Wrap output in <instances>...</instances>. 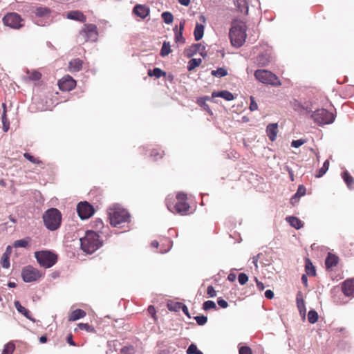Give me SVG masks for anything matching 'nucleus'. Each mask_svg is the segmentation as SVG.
<instances>
[{"mask_svg": "<svg viewBox=\"0 0 354 354\" xmlns=\"http://www.w3.org/2000/svg\"><path fill=\"white\" fill-rule=\"evenodd\" d=\"M81 249L87 254H92L102 245V241L99 235L91 230H88L84 237L80 239Z\"/></svg>", "mask_w": 354, "mask_h": 354, "instance_id": "nucleus-1", "label": "nucleus"}, {"mask_svg": "<svg viewBox=\"0 0 354 354\" xmlns=\"http://www.w3.org/2000/svg\"><path fill=\"white\" fill-rule=\"evenodd\" d=\"M110 223L113 227H119L123 223L129 222L130 214L127 209L119 205H114L108 209Z\"/></svg>", "mask_w": 354, "mask_h": 354, "instance_id": "nucleus-2", "label": "nucleus"}, {"mask_svg": "<svg viewBox=\"0 0 354 354\" xmlns=\"http://www.w3.org/2000/svg\"><path fill=\"white\" fill-rule=\"evenodd\" d=\"M246 29L245 24L242 21L233 24L229 32L231 44L233 46L239 48L243 46L246 39Z\"/></svg>", "mask_w": 354, "mask_h": 354, "instance_id": "nucleus-3", "label": "nucleus"}, {"mask_svg": "<svg viewBox=\"0 0 354 354\" xmlns=\"http://www.w3.org/2000/svg\"><path fill=\"white\" fill-rule=\"evenodd\" d=\"M43 221L45 227L48 230L55 231L58 229L61 225V212L57 208H50L44 213Z\"/></svg>", "mask_w": 354, "mask_h": 354, "instance_id": "nucleus-4", "label": "nucleus"}, {"mask_svg": "<svg viewBox=\"0 0 354 354\" xmlns=\"http://www.w3.org/2000/svg\"><path fill=\"white\" fill-rule=\"evenodd\" d=\"M35 257L40 266L44 268L53 267L57 261V255L50 250H40L35 252Z\"/></svg>", "mask_w": 354, "mask_h": 354, "instance_id": "nucleus-5", "label": "nucleus"}, {"mask_svg": "<svg viewBox=\"0 0 354 354\" xmlns=\"http://www.w3.org/2000/svg\"><path fill=\"white\" fill-rule=\"evenodd\" d=\"M311 118L319 126L332 124L335 118V115L326 109H319L313 112Z\"/></svg>", "mask_w": 354, "mask_h": 354, "instance_id": "nucleus-6", "label": "nucleus"}, {"mask_svg": "<svg viewBox=\"0 0 354 354\" xmlns=\"http://www.w3.org/2000/svg\"><path fill=\"white\" fill-rule=\"evenodd\" d=\"M255 78L265 84L279 86L281 84L278 77L271 71L265 69H258L254 72Z\"/></svg>", "mask_w": 354, "mask_h": 354, "instance_id": "nucleus-7", "label": "nucleus"}, {"mask_svg": "<svg viewBox=\"0 0 354 354\" xmlns=\"http://www.w3.org/2000/svg\"><path fill=\"white\" fill-rule=\"evenodd\" d=\"M83 38V41L95 42L97 40L98 31L96 25L93 24H84V28L80 31V38Z\"/></svg>", "mask_w": 354, "mask_h": 354, "instance_id": "nucleus-8", "label": "nucleus"}, {"mask_svg": "<svg viewBox=\"0 0 354 354\" xmlns=\"http://www.w3.org/2000/svg\"><path fill=\"white\" fill-rule=\"evenodd\" d=\"M3 23L5 26L13 29H19L24 26L23 19L16 12H9L3 17Z\"/></svg>", "mask_w": 354, "mask_h": 354, "instance_id": "nucleus-9", "label": "nucleus"}, {"mask_svg": "<svg viewBox=\"0 0 354 354\" xmlns=\"http://www.w3.org/2000/svg\"><path fill=\"white\" fill-rule=\"evenodd\" d=\"M187 194L183 192H178V214L187 215L193 214L196 211V206L192 207L188 203Z\"/></svg>", "mask_w": 354, "mask_h": 354, "instance_id": "nucleus-10", "label": "nucleus"}, {"mask_svg": "<svg viewBox=\"0 0 354 354\" xmlns=\"http://www.w3.org/2000/svg\"><path fill=\"white\" fill-rule=\"evenodd\" d=\"M21 277L25 282L30 283L39 279L41 277V273L37 268L29 266L23 268Z\"/></svg>", "mask_w": 354, "mask_h": 354, "instance_id": "nucleus-11", "label": "nucleus"}, {"mask_svg": "<svg viewBox=\"0 0 354 354\" xmlns=\"http://www.w3.org/2000/svg\"><path fill=\"white\" fill-rule=\"evenodd\" d=\"M77 212L82 220L88 219L94 213V209L87 202H80L77 206Z\"/></svg>", "mask_w": 354, "mask_h": 354, "instance_id": "nucleus-12", "label": "nucleus"}, {"mask_svg": "<svg viewBox=\"0 0 354 354\" xmlns=\"http://www.w3.org/2000/svg\"><path fill=\"white\" fill-rule=\"evenodd\" d=\"M58 86L62 91H70L75 87L76 81L72 77L67 75L59 80Z\"/></svg>", "mask_w": 354, "mask_h": 354, "instance_id": "nucleus-13", "label": "nucleus"}, {"mask_svg": "<svg viewBox=\"0 0 354 354\" xmlns=\"http://www.w3.org/2000/svg\"><path fill=\"white\" fill-rule=\"evenodd\" d=\"M177 194L173 193L169 194L165 200L166 205L169 212L173 214H176L177 212Z\"/></svg>", "mask_w": 354, "mask_h": 354, "instance_id": "nucleus-14", "label": "nucleus"}, {"mask_svg": "<svg viewBox=\"0 0 354 354\" xmlns=\"http://www.w3.org/2000/svg\"><path fill=\"white\" fill-rule=\"evenodd\" d=\"M293 109L295 111H297L299 113H308L312 111L311 104L307 102L302 104L301 102L295 100L293 103Z\"/></svg>", "mask_w": 354, "mask_h": 354, "instance_id": "nucleus-15", "label": "nucleus"}, {"mask_svg": "<svg viewBox=\"0 0 354 354\" xmlns=\"http://www.w3.org/2000/svg\"><path fill=\"white\" fill-rule=\"evenodd\" d=\"M271 60V53L270 50H265L260 53L257 57V63L259 66H267Z\"/></svg>", "mask_w": 354, "mask_h": 354, "instance_id": "nucleus-16", "label": "nucleus"}, {"mask_svg": "<svg viewBox=\"0 0 354 354\" xmlns=\"http://www.w3.org/2000/svg\"><path fill=\"white\" fill-rule=\"evenodd\" d=\"M342 291L346 296H354V279H347L342 285Z\"/></svg>", "mask_w": 354, "mask_h": 354, "instance_id": "nucleus-17", "label": "nucleus"}, {"mask_svg": "<svg viewBox=\"0 0 354 354\" xmlns=\"http://www.w3.org/2000/svg\"><path fill=\"white\" fill-rule=\"evenodd\" d=\"M133 12L138 17L145 19L149 15L150 10L147 6L138 4L133 8Z\"/></svg>", "mask_w": 354, "mask_h": 354, "instance_id": "nucleus-18", "label": "nucleus"}, {"mask_svg": "<svg viewBox=\"0 0 354 354\" xmlns=\"http://www.w3.org/2000/svg\"><path fill=\"white\" fill-rule=\"evenodd\" d=\"M66 17L68 19L75 20L80 22H85L86 20V16L79 10H73L67 13Z\"/></svg>", "mask_w": 354, "mask_h": 354, "instance_id": "nucleus-19", "label": "nucleus"}, {"mask_svg": "<svg viewBox=\"0 0 354 354\" xmlns=\"http://www.w3.org/2000/svg\"><path fill=\"white\" fill-rule=\"evenodd\" d=\"M204 50H205L204 46L201 45V44H195L192 45L190 46V48L186 50L185 53L188 57H192L198 52H200L201 55L202 56H204V55L202 52Z\"/></svg>", "mask_w": 354, "mask_h": 354, "instance_id": "nucleus-20", "label": "nucleus"}, {"mask_svg": "<svg viewBox=\"0 0 354 354\" xmlns=\"http://www.w3.org/2000/svg\"><path fill=\"white\" fill-rule=\"evenodd\" d=\"M277 123L269 124L266 127V133L271 141H274L277 135Z\"/></svg>", "mask_w": 354, "mask_h": 354, "instance_id": "nucleus-21", "label": "nucleus"}, {"mask_svg": "<svg viewBox=\"0 0 354 354\" xmlns=\"http://www.w3.org/2000/svg\"><path fill=\"white\" fill-rule=\"evenodd\" d=\"M83 62L78 58L73 59L69 62L68 64V70L71 72H78L82 68Z\"/></svg>", "mask_w": 354, "mask_h": 354, "instance_id": "nucleus-22", "label": "nucleus"}, {"mask_svg": "<svg viewBox=\"0 0 354 354\" xmlns=\"http://www.w3.org/2000/svg\"><path fill=\"white\" fill-rule=\"evenodd\" d=\"M212 97H222L227 101H232L234 99L233 94L226 90L221 91L218 92H213L212 94Z\"/></svg>", "mask_w": 354, "mask_h": 354, "instance_id": "nucleus-23", "label": "nucleus"}, {"mask_svg": "<svg viewBox=\"0 0 354 354\" xmlns=\"http://www.w3.org/2000/svg\"><path fill=\"white\" fill-rule=\"evenodd\" d=\"M15 306L17 311L24 315L27 319H30L32 322H35V319L30 315V312L28 309L21 306L19 301H15Z\"/></svg>", "mask_w": 354, "mask_h": 354, "instance_id": "nucleus-24", "label": "nucleus"}, {"mask_svg": "<svg viewBox=\"0 0 354 354\" xmlns=\"http://www.w3.org/2000/svg\"><path fill=\"white\" fill-rule=\"evenodd\" d=\"M234 2L239 12L245 15L248 13V3L246 0H234Z\"/></svg>", "mask_w": 354, "mask_h": 354, "instance_id": "nucleus-25", "label": "nucleus"}, {"mask_svg": "<svg viewBox=\"0 0 354 354\" xmlns=\"http://www.w3.org/2000/svg\"><path fill=\"white\" fill-rule=\"evenodd\" d=\"M338 263V257L335 254L328 253L325 260V265L327 269H330L335 266Z\"/></svg>", "mask_w": 354, "mask_h": 354, "instance_id": "nucleus-26", "label": "nucleus"}, {"mask_svg": "<svg viewBox=\"0 0 354 354\" xmlns=\"http://www.w3.org/2000/svg\"><path fill=\"white\" fill-rule=\"evenodd\" d=\"M286 221L288 222L290 226L295 227L297 230L301 228L304 225L303 222L295 216H288Z\"/></svg>", "mask_w": 354, "mask_h": 354, "instance_id": "nucleus-27", "label": "nucleus"}, {"mask_svg": "<svg viewBox=\"0 0 354 354\" xmlns=\"http://www.w3.org/2000/svg\"><path fill=\"white\" fill-rule=\"evenodd\" d=\"M306 187L304 185H299L297 190V192L292 196L290 201L292 204H295L299 200L301 196L306 194Z\"/></svg>", "mask_w": 354, "mask_h": 354, "instance_id": "nucleus-28", "label": "nucleus"}, {"mask_svg": "<svg viewBox=\"0 0 354 354\" xmlns=\"http://www.w3.org/2000/svg\"><path fill=\"white\" fill-rule=\"evenodd\" d=\"M85 316L86 312L84 310L82 309H76L71 313L68 319L70 322H74L81 318H83Z\"/></svg>", "mask_w": 354, "mask_h": 354, "instance_id": "nucleus-29", "label": "nucleus"}, {"mask_svg": "<svg viewBox=\"0 0 354 354\" xmlns=\"http://www.w3.org/2000/svg\"><path fill=\"white\" fill-rule=\"evenodd\" d=\"M203 34H204V26L197 23L195 26L194 31V35L196 41H199L200 39H201L203 36Z\"/></svg>", "mask_w": 354, "mask_h": 354, "instance_id": "nucleus-30", "label": "nucleus"}, {"mask_svg": "<svg viewBox=\"0 0 354 354\" xmlns=\"http://www.w3.org/2000/svg\"><path fill=\"white\" fill-rule=\"evenodd\" d=\"M305 270L308 275L315 276L316 274L315 268L309 259H306Z\"/></svg>", "mask_w": 354, "mask_h": 354, "instance_id": "nucleus-31", "label": "nucleus"}, {"mask_svg": "<svg viewBox=\"0 0 354 354\" xmlns=\"http://www.w3.org/2000/svg\"><path fill=\"white\" fill-rule=\"evenodd\" d=\"M209 97H201L197 100V104L202 107L205 111L212 114L209 105L206 103V100H209Z\"/></svg>", "mask_w": 354, "mask_h": 354, "instance_id": "nucleus-32", "label": "nucleus"}, {"mask_svg": "<svg viewBox=\"0 0 354 354\" xmlns=\"http://www.w3.org/2000/svg\"><path fill=\"white\" fill-rule=\"evenodd\" d=\"M35 14L38 17H46L49 15L50 10L44 7H38L35 9Z\"/></svg>", "mask_w": 354, "mask_h": 354, "instance_id": "nucleus-33", "label": "nucleus"}, {"mask_svg": "<svg viewBox=\"0 0 354 354\" xmlns=\"http://www.w3.org/2000/svg\"><path fill=\"white\" fill-rule=\"evenodd\" d=\"M148 75L150 77H155L156 78H160L162 76H165L166 73L162 71L159 68H154L153 70L148 71Z\"/></svg>", "mask_w": 354, "mask_h": 354, "instance_id": "nucleus-34", "label": "nucleus"}, {"mask_svg": "<svg viewBox=\"0 0 354 354\" xmlns=\"http://www.w3.org/2000/svg\"><path fill=\"white\" fill-rule=\"evenodd\" d=\"M212 75L221 78L227 75V71L223 67H219L216 70H213L211 72Z\"/></svg>", "mask_w": 354, "mask_h": 354, "instance_id": "nucleus-35", "label": "nucleus"}, {"mask_svg": "<svg viewBox=\"0 0 354 354\" xmlns=\"http://www.w3.org/2000/svg\"><path fill=\"white\" fill-rule=\"evenodd\" d=\"M171 52V45L169 41H165L162 44V46L160 50V55L162 57H165L168 55Z\"/></svg>", "mask_w": 354, "mask_h": 354, "instance_id": "nucleus-36", "label": "nucleus"}, {"mask_svg": "<svg viewBox=\"0 0 354 354\" xmlns=\"http://www.w3.org/2000/svg\"><path fill=\"white\" fill-rule=\"evenodd\" d=\"M201 62H202V59L201 58H198V59H196V58L191 59L188 62L187 70L189 71H191L194 70L196 67L198 66L201 64Z\"/></svg>", "mask_w": 354, "mask_h": 354, "instance_id": "nucleus-37", "label": "nucleus"}, {"mask_svg": "<svg viewBox=\"0 0 354 354\" xmlns=\"http://www.w3.org/2000/svg\"><path fill=\"white\" fill-rule=\"evenodd\" d=\"M342 178L346 183L348 188H352V185L354 183V178L348 174L347 171L342 174Z\"/></svg>", "mask_w": 354, "mask_h": 354, "instance_id": "nucleus-38", "label": "nucleus"}, {"mask_svg": "<svg viewBox=\"0 0 354 354\" xmlns=\"http://www.w3.org/2000/svg\"><path fill=\"white\" fill-rule=\"evenodd\" d=\"M329 167V161L326 160L323 166L319 169L318 173L316 174L317 178H321L323 176L326 172L328 171Z\"/></svg>", "mask_w": 354, "mask_h": 354, "instance_id": "nucleus-39", "label": "nucleus"}, {"mask_svg": "<svg viewBox=\"0 0 354 354\" xmlns=\"http://www.w3.org/2000/svg\"><path fill=\"white\" fill-rule=\"evenodd\" d=\"M318 319V313L315 310H310L308 313V320L310 324H315Z\"/></svg>", "mask_w": 354, "mask_h": 354, "instance_id": "nucleus-40", "label": "nucleus"}, {"mask_svg": "<svg viewBox=\"0 0 354 354\" xmlns=\"http://www.w3.org/2000/svg\"><path fill=\"white\" fill-rule=\"evenodd\" d=\"M15 346L12 342H8L4 346L2 354H12L15 350Z\"/></svg>", "mask_w": 354, "mask_h": 354, "instance_id": "nucleus-41", "label": "nucleus"}, {"mask_svg": "<svg viewBox=\"0 0 354 354\" xmlns=\"http://www.w3.org/2000/svg\"><path fill=\"white\" fill-rule=\"evenodd\" d=\"M297 307L299 308V310L301 314L304 315V317H305V313H306V308L304 305V302L302 298H299V297H297Z\"/></svg>", "mask_w": 354, "mask_h": 354, "instance_id": "nucleus-42", "label": "nucleus"}, {"mask_svg": "<svg viewBox=\"0 0 354 354\" xmlns=\"http://www.w3.org/2000/svg\"><path fill=\"white\" fill-rule=\"evenodd\" d=\"M162 18L165 24H169L174 20L172 14L169 12H164L162 13Z\"/></svg>", "mask_w": 354, "mask_h": 354, "instance_id": "nucleus-43", "label": "nucleus"}, {"mask_svg": "<svg viewBox=\"0 0 354 354\" xmlns=\"http://www.w3.org/2000/svg\"><path fill=\"white\" fill-rule=\"evenodd\" d=\"M203 308L205 310H208L210 309H216V305L214 301L212 300H207L205 301L203 304Z\"/></svg>", "mask_w": 354, "mask_h": 354, "instance_id": "nucleus-44", "label": "nucleus"}, {"mask_svg": "<svg viewBox=\"0 0 354 354\" xmlns=\"http://www.w3.org/2000/svg\"><path fill=\"white\" fill-rule=\"evenodd\" d=\"M187 354H203L202 351L197 348V346L194 344L189 345L187 350Z\"/></svg>", "mask_w": 354, "mask_h": 354, "instance_id": "nucleus-45", "label": "nucleus"}, {"mask_svg": "<svg viewBox=\"0 0 354 354\" xmlns=\"http://www.w3.org/2000/svg\"><path fill=\"white\" fill-rule=\"evenodd\" d=\"M78 328L81 330H84L87 332H90V333H93L95 332V329L94 328L89 325L88 324H86V323H80L78 324Z\"/></svg>", "mask_w": 354, "mask_h": 354, "instance_id": "nucleus-46", "label": "nucleus"}, {"mask_svg": "<svg viewBox=\"0 0 354 354\" xmlns=\"http://www.w3.org/2000/svg\"><path fill=\"white\" fill-rule=\"evenodd\" d=\"M28 245V241L26 239H19L14 242L13 246L15 248H26Z\"/></svg>", "mask_w": 354, "mask_h": 354, "instance_id": "nucleus-47", "label": "nucleus"}, {"mask_svg": "<svg viewBox=\"0 0 354 354\" xmlns=\"http://www.w3.org/2000/svg\"><path fill=\"white\" fill-rule=\"evenodd\" d=\"M1 264L3 268H8L10 266V257L7 255H2L1 259Z\"/></svg>", "mask_w": 354, "mask_h": 354, "instance_id": "nucleus-48", "label": "nucleus"}, {"mask_svg": "<svg viewBox=\"0 0 354 354\" xmlns=\"http://www.w3.org/2000/svg\"><path fill=\"white\" fill-rule=\"evenodd\" d=\"M28 74L29 75L28 78L30 80H38L41 77V73L36 71H28Z\"/></svg>", "mask_w": 354, "mask_h": 354, "instance_id": "nucleus-49", "label": "nucleus"}, {"mask_svg": "<svg viewBox=\"0 0 354 354\" xmlns=\"http://www.w3.org/2000/svg\"><path fill=\"white\" fill-rule=\"evenodd\" d=\"M194 319L199 326L205 325L207 322V317L205 315L196 316Z\"/></svg>", "mask_w": 354, "mask_h": 354, "instance_id": "nucleus-50", "label": "nucleus"}, {"mask_svg": "<svg viewBox=\"0 0 354 354\" xmlns=\"http://www.w3.org/2000/svg\"><path fill=\"white\" fill-rule=\"evenodd\" d=\"M163 156V151L158 150V149H153L151 152V156L155 160H157L160 158H161Z\"/></svg>", "mask_w": 354, "mask_h": 354, "instance_id": "nucleus-51", "label": "nucleus"}, {"mask_svg": "<svg viewBox=\"0 0 354 354\" xmlns=\"http://www.w3.org/2000/svg\"><path fill=\"white\" fill-rule=\"evenodd\" d=\"M2 122H3V131L7 132L9 129V122H8L6 115V111H4L2 115Z\"/></svg>", "mask_w": 354, "mask_h": 354, "instance_id": "nucleus-52", "label": "nucleus"}, {"mask_svg": "<svg viewBox=\"0 0 354 354\" xmlns=\"http://www.w3.org/2000/svg\"><path fill=\"white\" fill-rule=\"evenodd\" d=\"M121 353L122 354H134L135 349L133 346H124L121 349Z\"/></svg>", "mask_w": 354, "mask_h": 354, "instance_id": "nucleus-53", "label": "nucleus"}, {"mask_svg": "<svg viewBox=\"0 0 354 354\" xmlns=\"http://www.w3.org/2000/svg\"><path fill=\"white\" fill-rule=\"evenodd\" d=\"M24 156L26 159H27L28 160H29L30 162H31L32 163H35V164L41 163L40 160H39L38 159H37L36 158H35L33 156L30 155L28 153H25L24 154Z\"/></svg>", "mask_w": 354, "mask_h": 354, "instance_id": "nucleus-54", "label": "nucleus"}, {"mask_svg": "<svg viewBox=\"0 0 354 354\" xmlns=\"http://www.w3.org/2000/svg\"><path fill=\"white\" fill-rule=\"evenodd\" d=\"M238 280L241 285H244L248 282V277L245 273H240L238 276Z\"/></svg>", "mask_w": 354, "mask_h": 354, "instance_id": "nucleus-55", "label": "nucleus"}, {"mask_svg": "<svg viewBox=\"0 0 354 354\" xmlns=\"http://www.w3.org/2000/svg\"><path fill=\"white\" fill-rule=\"evenodd\" d=\"M178 309H181L188 318H191V315L189 313L188 308L185 304L181 302H178Z\"/></svg>", "mask_w": 354, "mask_h": 354, "instance_id": "nucleus-56", "label": "nucleus"}, {"mask_svg": "<svg viewBox=\"0 0 354 354\" xmlns=\"http://www.w3.org/2000/svg\"><path fill=\"white\" fill-rule=\"evenodd\" d=\"M167 306L170 311H177V302L168 301L167 302Z\"/></svg>", "mask_w": 354, "mask_h": 354, "instance_id": "nucleus-57", "label": "nucleus"}, {"mask_svg": "<svg viewBox=\"0 0 354 354\" xmlns=\"http://www.w3.org/2000/svg\"><path fill=\"white\" fill-rule=\"evenodd\" d=\"M305 142H306V141L302 139L294 140L291 142V146L294 148H298L300 146H301L303 144H304Z\"/></svg>", "mask_w": 354, "mask_h": 354, "instance_id": "nucleus-58", "label": "nucleus"}, {"mask_svg": "<svg viewBox=\"0 0 354 354\" xmlns=\"http://www.w3.org/2000/svg\"><path fill=\"white\" fill-rule=\"evenodd\" d=\"M239 354H252V352L250 347L243 346L239 348Z\"/></svg>", "mask_w": 354, "mask_h": 354, "instance_id": "nucleus-59", "label": "nucleus"}, {"mask_svg": "<svg viewBox=\"0 0 354 354\" xmlns=\"http://www.w3.org/2000/svg\"><path fill=\"white\" fill-rule=\"evenodd\" d=\"M258 109L257 103L255 102L254 97L252 96H250V109L252 111H256Z\"/></svg>", "mask_w": 354, "mask_h": 354, "instance_id": "nucleus-60", "label": "nucleus"}, {"mask_svg": "<svg viewBox=\"0 0 354 354\" xmlns=\"http://www.w3.org/2000/svg\"><path fill=\"white\" fill-rule=\"evenodd\" d=\"M207 293L210 297H214L216 296V290L212 286H209L207 287Z\"/></svg>", "mask_w": 354, "mask_h": 354, "instance_id": "nucleus-61", "label": "nucleus"}, {"mask_svg": "<svg viewBox=\"0 0 354 354\" xmlns=\"http://www.w3.org/2000/svg\"><path fill=\"white\" fill-rule=\"evenodd\" d=\"M218 305L223 308H226L228 306V303L222 298H218L217 300Z\"/></svg>", "mask_w": 354, "mask_h": 354, "instance_id": "nucleus-62", "label": "nucleus"}, {"mask_svg": "<svg viewBox=\"0 0 354 354\" xmlns=\"http://www.w3.org/2000/svg\"><path fill=\"white\" fill-rule=\"evenodd\" d=\"M274 292L271 290H266L265 292V297L267 298V299H271L274 297Z\"/></svg>", "mask_w": 354, "mask_h": 354, "instance_id": "nucleus-63", "label": "nucleus"}, {"mask_svg": "<svg viewBox=\"0 0 354 354\" xmlns=\"http://www.w3.org/2000/svg\"><path fill=\"white\" fill-rule=\"evenodd\" d=\"M167 248L166 249L160 250V253H162V254L167 252L171 248L172 242L170 240H167Z\"/></svg>", "mask_w": 354, "mask_h": 354, "instance_id": "nucleus-64", "label": "nucleus"}]
</instances>
